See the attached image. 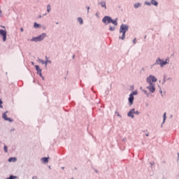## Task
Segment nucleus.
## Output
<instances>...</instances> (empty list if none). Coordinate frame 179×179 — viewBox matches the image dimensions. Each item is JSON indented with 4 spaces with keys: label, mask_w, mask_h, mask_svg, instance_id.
<instances>
[{
    "label": "nucleus",
    "mask_w": 179,
    "mask_h": 179,
    "mask_svg": "<svg viewBox=\"0 0 179 179\" xmlns=\"http://www.w3.org/2000/svg\"><path fill=\"white\" fill-rule=\"evenodd\" d=\"M128 31V25L127 24H122L120 29V33L122 34V36H120L119 38L121 40H125V33Z\"/></svg>",
    "instance_id": "1"
},
{
    "label": "nucleus",
    "mask_w": 179,
    "mask_h": 179,
    "mask_svg": "<svg viewBox=\"0 0 179 179\" xmlns=\"http://www.w3.org/2000/svg\"><path fill=\"white\" fill-rule=\"evenodd\" d=\"M103 23H113L114 26H117L118 24V22H117V20H113V19L109 16H105L102 20Z\"/></svg>",
    "instance_id": "2"
},
{
    "label": "nucleus",
    "mask_w": 179,
    "mask_h": 179,
    "mask_svg": "<svg viewBox=\"0 0 179 179\" xmlns=\"http://www.w3.org/2000/svg\"><path fill=\"white\" fill-rule=\"evenodd\" d=\"M45 36H47V35L45 33H43L38 37L33 38L31 39V41H36V42L41 41L44 40Z\"/></svg>",
    "instance_id": "3"
},
{
    "label": "nucleus",
    "mask_w": 179,
    "mask_h": 179,
    "mask_svg": "<svg viewBox=\"0 0 179 179\" xmlns=\"http://www.w3.org/2000/svg\"><path fill=\"white\" fill-rule=\"evenodd\" d=\"M147 83H153L152 82H157V78L155 76H149L146 79Z\"/></svg>",
    "instance_id": "4"
},
{
    "label": "nucleus",
    "mask_w": 179,
    "mask_h": 179,
    "mask_svg": "<svg viewBox=\"0 0 179 179\" xmlns=\"http://www.w3.org/2000/svg\"><path fill=\"white\" fill-rule=\"evenodd\" d=\"M169 59H166V61H163L160 59H159L158 60H157L156 64H157L158 65H160L161 66H164V65H166V64H169Z\"/></svg>",
    "instance_id": "5"
},
{
    "label": "nucleus",
    "mask_w": 179,
    "mask_h": 179,
    "mask_svg": "<svg viewBox=\"0 0 179 179\" xmlns=\"http://www.w3.org/2000/svg\"><path fill=\"white\" fill-rule=\"evenodd\" d=\"M134 114H139V112L135 111L134 109H131L128 113V117H131V118H134L135 116H134Z\"/></svg>",
    "instance_id": "6"
},
{
    "label": "nucleus",
    "mask_w": 179,
    "mask_h": 179,
    "mask_svg": "<svg viewBox=\"0 0 179 179\" xmlns=\"http://www.w3.org/2000/svg\"><path fill=\"white\" fill-rule=\"evenodd\" d=\"M6 114H8V112L3 113L2 117H3V120L5 121H8L9 122H13V120H12L10 117H8Z\"/></svg>",
    "instance_id": "7"
},
{
    "label": "nucleus",
    "mask_w": 179,
    "mask_h": 179,
    "mask_svg": "<svg viewBox=\"0 0 179 179\" xmlns=\"http://www.w3.org/2000/svg\"><path fill=\"white\" fill-rule=\"evenodd\" d=\"M149 85H150L147 87V89H148V90H150L151 93H155V90H156V89L155 88V84L149 83Z\"/></svg>",
    "instance_id": "8"
},
{
    "label": "nucleus",
    "mask_w": 179,
    "mask_h": 179,
    "mask_svg": "<svg viewBox=\"0 0 179 179\" xmlns=\"http://www.w3.org/2000/svg\"><path fill=\"white\" fill-rule=\"evenodd\" d=\"M0 36H2L3 41H6V31L0 29Z\"/></svg>",
    "instance_id": "9"
},
{
    "label": "nucleus",
    "mask_w": 179,
    "mask_h": 179,
    "mask_svg": "<svg viewBox=\"0 0 179 179\" xmlns=\"http://www.w3.org/2000/svg\"><path fill=\"white\" fill-rule=\"evenodd\" d=\"M129 101L130 104H134V94H131L129 95Z\"/></svg>",
    "instance_id": "10"
},
{
    "label": "nucleus",
    "mask_w": 179,
    "mask_h": 179,
    "mask_svg": "<svg viewBox=\"0 0 179 179\" xmlns=\"http://www.w3.org/2000/svg\"><path fill=\"white\" fill-rule=\"evenodd\" d=\"M35 68H36V69L37 71V73H39L40 76H41V70L40 69V66L36 65Z\"/></svg>",
    "instance_id": "11"
},
{
    "label": "nucleus",
    "mask_w": 179,
    "mask_h": 179,
    "mask_svg": "<svg viewBox=\"0 0 179 179\" xmlns=\"http://www.w3.org/2000/svg\"><path fill=\"white\" fill-rule=\"evenodd\" d=\"M152 5H154L155 6H157L158 3L155 0H151Z\"/></svg>",
    "instance_id": "12"
},
{
    "label": "nucleus",
    "mask_w": 179,
    "mask_h": 179,
    "mask_svg": "<svg viewBox=\"0 0 179 179\" xmlns=\"http://www.w3.org/2000/svg\"><path fill=\"white\" fill-rule=\"evenodd\" d=\"M34 27H35V29H38V27H41V25L38 24L37 22H34Z\"/></svg>",
    "instance_id": "13"
},
{
    "label": "nucleus",
    "mask_w": 179,
    "mask_h": 179,
    "mask_svg": "<svg viewBox=\"0 0 179 179\" xmlns=\"http://www.w3.org/2000/svg\"><path fill=\"white\" fill-rule=\"evenodd\" d=\"M39 62H41L43 64V65H44V64L47 66V64H48V61H45L44 62V60L42 59H39Z\"/></svg>",
    "instance_id": "14"
},
{
    "label": "nucleus",
    "mask_w": 179,
    "mask_h": 179,
    "mask_svg": "<svg viewBox=\"0 0 179 179\" xmlns=\"http://www.w3.org/2000/svg\"><path fill=\"white\" fill-rule=\"evenodd\" d=\"M42 162H43L44 163H48V157L42 158Z\"/></svg>",
    "instance_id": "15"
},
{
    "label": "nucleus",
    "mask_w": 179,
    "mask_h": 179,
    "mask_svg": "<svg viewBox=\"0 0 179 179\" xmlns=\"http://www.w3.org/2000/svg\"><path fill=\"white\" fill-rule=\"evenodd\" d=\"M101 6L102 8H105V9H107V7L106 6V3L104 1L101 2Z\"/></svg>",
    "instance_id": "16"
},
{
    "label": "nucleus",
    "mask_w": 179,
    "mask_h": 179,
    "mask_svg": "<svg viewBox=\"0 0 179 179\" xmlns=\"http://www.w3.org/2000/svg\"><path fill=\"white\" fill-rule=\"evenodd\" d=\"M78 20L80 24H83V20L82 19V17H78Z\"/></svg>",
    "instance_id": "17"
},
{
    "label": "nucleus",
    "mask_w": 179,
    "mask_h": 179,
    "mask_svg": "<svg viewBox=\"0 0 179 179\" xmlns=\"http://www.w3.org/2000/svg\"><path fill=\"white\" fill-rule=\"evenodd\" d=\"M141 6V3H136V4H134V8L136 9V8H139Z\"/></svg>",
    "instance_id": "18"
},
{
    "label": "nucleus",
    "mask_w": 179,
    "mask_h": 179,
    "mask_svg": "<svg viewBox=\"0 0 179 179\" xmlns=\"http://www.w3.org/2000/svg\"><path fill=\"white\" fill-rule=\"evenodd\" d=\"M47 10L48 13H50V10H51V6H50V5L47 6Z\"/></svg>",
    "instance_id": "19"
},
{
    "label": "nucleus",
    "mask_w": 179,
    "mask_h": 179,
    "mask_svg": "<svg viewBox=\"0 0 179 179\" xmlns=\"http://www.w3.org/2000/svg\"><path fill=\"white\" fill-rule=\"evenodd\" d=\"M109 30H110V31H114V30H115V27H110Z\"/></svg>",
    "instance_id": "20"
},
{
    "label": "nucleus",
    "mask_w": 179,
    "mask_h": 179,
    "mask_svg": "<svg viewBox=\"0 0 179 179\" xmlns=\"http://www.w3.org/2000/svg\"><path fill=\"white\" fill-rule=\"evenodd\" d=\"M8 162H16V158H10Z\"/></svg>",
    "instance_id": "21"
},
{
    "label": "nucleus",
    "mask_w": 179,
    "mask_h": 179,
    "mask_svg": "<svg viewBox=\"0 0 179 179\" xmlns=\"http://www.w3.org/2000/svg\"><path fill=\"white\" fill-rule=\"evenodd\" d=\"M3 103V102H2V100L0 99V108H3V106H2V104Z\"/></svg>",
    "instance_id": "22"
},
{
    "label": "nucleus",
    "mask_w": 179,
    "mask_h": 179,
    "mask_svg": "<svg viewBox=\"0 0 179 179\" xmlns=\"http://www.w3.org/2000/svg\"><path fill=\"white\" fill-rule=\"evenodd\" d=\"M16 176H10L7 179H15Z\"/></svg>",
    "instance_id": "23"
},
{
    "label": "nucleus",
    "mask_w": 179,
    "mask_h": 179,
    "mask_svg": "<svg viewBox=\"0 0 179 179\" xmlns=\"http://www.w3.org/2000/svg\"><path fill=\"white\" fill-rule=\"evenodd\" d=\"M4 151L6 152H8V147L6 145H4Z\"/></svg>",
    "instance_id": "24"
},
{
    "label": "nucleus",
    "mask_w": 179,
    "mask_h": 179,
    "mask_svg": "<svg viewBox=\"0 0 179 179\" xmlns=\"http://www.w3.org/2000/svg\"><path fill=\"white\" fill-rule=\"evenodd\" d=\"M166 121V113H164V122Z\"/></svg>",
    "instance_id": "25"
},
{
    "label": "nucleus",
    "mask_w": 179,
    "mask_h": 179,
    "mask_svg": "<svg viewBox=\"0 0 179 179\" xmlns=\"http://www.w3.org/2000/svg\"><path fill=\"white\" fill-rule=\"evenodd\" d=\"M145 4H146V5H148V6H150V2H149V1H146V2H145Z\"/></svg>",
    "instance_id": "26"
},
{
    "label": "nucleus",
    "mask_w": 179,
    "mask_h": 179,
    "mask_svg": "<svg viewBox=\"0 0 179 179\" xmlns=\"http://www.w3.org/2000/svg\"><path fill=\"white\" fill-rule=\"evenodd\" d=\"M134 44H136V38H134L133 41Z\"/></svg>",
    "instance_id": "27"
},
{
    "label": "nucleus",
    "mask_w": 179,
    "mask_h": 179,
    "mask_svg": "<svg viewBox=\"0 0 179 179\" xmlns=\"http://www.w3.org/2000/svg\"><path fill=\"white\" fill-rule=\"evenodd\" d=\"M87 13H89V10L90 9V6H87Z\"/></svg>",
    "instance_id": "28"
},
{
    "label": "nucleus",
    "mask_w": 179,
    "mask_h": 179,
    "mask_svg": "<svg viewBox=\"0 0 179 179\" xmlns=\"http://www.w3.org/2000/svg\"><path fill=\"white\" fill-rule=\"evenodd\" d=\"M116 114H117V117H121V115H120V113L116 112Z\"/></svg>",
    "instance_id": "29"
},
{
    "label": "nucleus",
    "mask_w": 179,
    "mask_h": 179,
    "mask_svg": "<svg viewBox=\"0 0 179 179\" xmlns=\"http://www.w3.org/2000/svg\"><path fill=\"white\" fill-rule=\"evenodd\" d=\"M131 94H137V93L134 92Z\"/></svg>",
    "instance_id": "30"
},
{
    "label": "nucleus",
    "mask_w": 179,
    "mask_h": 179,
    "mask_svg": "<svg viewBox=\"0 0 179 179\" xmlns=\"http://www.w3.org/2000/svg\"><path fill=\"white\" fill-rule=\"evenodd\" d=\"M20 31H23V28H21V29H20Z\"/></svg>",
    "instance_id": "31"
},
{
    "label": "nucleus",
    "mask_w": 179,
    "mask_h": 179,
    "mask_svg": "<svg viewBox=\"0 0 179 179\" xmlns=\"http://www.w3.org/2000/svg\"><path fill=\"white\" fill-rule=\"evenodd\" d=\"M31 64H32V65H34V63L33 62H31Z\"/></svg>",
    "instance_id": "32"
},
{
    "label": "nucleus",
    "mask_w": 179,
    "mask_h": 179,
    "mask_svg": "<svg viewBox=\"0 0 179 179\" xmlns=\"http://www.w3.org/2000/svg\"><path fill=\"white\" fill-rule=\"evenodd\" d=\"M73 58H75V55L73 56Z\"/></svg>",
    "instance_id": "33"
},
{
    "label": "nucleus",
    "mask_w": 179,
    "mask_h": 179,
    "mask_svg": "<svg viewBox=\"0 0 179 179\" xmlns=\"http://www.w3.org/2000/svg\"><path fill=\"white\" fill-rule=\"evenodd\" d=\"M146 136H149V135H148V134H146Z\"/></svg>",
    "instance_id": "34"
}]
</instances>
